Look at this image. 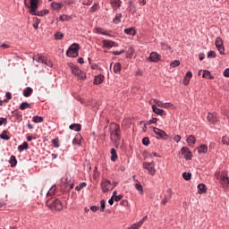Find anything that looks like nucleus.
I'll list each match as a JSON object with an SVG mask.
<instances>
[{
	"instance_id": "nucleus-20",
	"label": "nucleus",
	"mask_w": 229,
	"mask_h": 229,
	"mask_svg": "<svg viewBox=\"0 0 229 229\" xmlns=\"http://www.w3.org/2000/svg\"><path fill=\"white\" fill-rule=\"evenodd\" d=\"M81 139H83V137H81V134L80 133L76 134L75 138L72 140V145L81 146Z\"/></svg>"
},
{
	"instance_id": "nucleus-58",
	"label": "nucleus",
	"mask_w": 229,
	"mask_h": 229,
	"mask_svg": "<svg viewBox=\"0 0 229 229\" xmlns=\"http://www.w3.org/2000/svg\"><path fill=\"white\" fill-rule=\"evenodd\" d=\"M183 85L187 86L189 83H191V79L189 77H184L182 81Z\"/></svg>"
},
{
	"instance_id": "nucleus-27",
	"label": "nucleus",
	"mask_w": 229,
	"mask_h": 229,
	"mask_svg": "<svg viewBox=\"0 0 229 229\" xmlns=\"http://www.w3.org/2000/svg\"><path fill=\"white\" fill-rule=\"evenodd\" d=\"M121 19H123V13H116L115 17L113 19L114 24H121Z\"/></svg>"
},
{
	"instance_id": "nucleus-37",
	"label": "nucleus",
	"mask_w": 229,
	"mask_h": 229,
	"mask_svg": "<svg viewBox=\"0 0 229 229\" xmlns=\"http://www.w3.org/2000/svg\"><path fill=\"white\" fill-rule=\"evenodd\" d=\"M27 108H31V105H30V103L28 102H22L20 105V110H26Z\"/></svg>"
},
{
	"instance_id": "nucleus-19",
	"label": "nucleus",
	"mask_w": 229,
	"mask_h": 229,
	"mask_svg": "<svg viewBox=\"0 0 229 229\" xmlns=\"http://www.w3.org/2000/svg\"><path fill=\"white\" fill-rule=\"evenodd\" d=\"M186 142L190 148H194V144H196V137H194V135H190L186 139Z\"/></svg>"
},
{
	"instance_id": "nucleus-59",
	"label": "nucleus",
	"mask_w": 229,
	"mask_h": 229,
	"mask_svg": "<svg viewBox=\"0 0 229 229\" xmlns=\"http://www.w3.org/2000/svg\"><path fill=\"white\" fill-rule=\"evenodd\" d=\"M157 106H160L161 108L164 106V105H169V103H162L160 100H156Z\"/></svg>"
},
{
	"instance_id": "nucleus-53",
	"label": "nucleus",
	"mask_w": 229,
	"mask_h": 229,
	"mask_svg": "<svg viewBox=\"0 0 229 229\" xmlns=\"http://www.w3.org/2000/svg\"><path fill=\"white\" fill-rule=\"evenodd\" d=\"M106 202L105 199L100 200V212H105Z\"/></svg>"
},
{
	"instance_id": "nucleus-38",
	"label": "nucleus",
	"mask_w": 229,
	"mask_h": 229,
	"mask_svg": "<svg viewBox=\"0 0 229 229\" xmlns=\"http://www.w3.org/2000/svg\"><path fill=\"white\" fill-rule=\"evenodd\" d=\"M56 191V185L52 186L49 191L47 192V196H53V194H55V192Z\"/></svg>"
},
{
	"instance_id": "nucleus-57",
	"label": "nucleus",
	"mask_w": 229,
	"mask_h": 229,
	"mask_svg": "<svg viewBox=\"0 0 229 229\" xmlns=\"http://www.w3.org/2000/svg\"><path fill=\"white\" fill-rule=\"evenodd\" d=\"M3 124H8V119L1 117L0 118V126H3Z\"/></svg>"
},
{
	"instance_id": "nucleus-46",
	"label": "nucleus",
	"mask_w": 229,
	"mask_h": 229,
	"mask_svg": "<svg viewBox=\"0 0 229 229\" xmlns=\"http://www.w3.org/2000/svg\"><path fill=\"white\" fill-rule=\"evenodd\" d=\"M99 6V4H94L90 8H89V12L91 13H94L95 12H98V7Z\"/></svg>"
},
{
	"instance_id": "nucleus-41",
	"label": "nucleus",
	"mask_w": 229,
	"mask_h": 229,
	"mask_svg": "<svg viewBox=\"0 0 229 229\" xmlns=\"http://www.w3.org/2000/svg\"><path fill=\"white\" fill-rule=\"evenodd\" d=\"M12 114H13V115H14V117H16V119H21V117H22V113L17 109L13 111Z\"/></svg>"
},
{
	"instance_id": "nucleus-26",
	"label": "nucleus",
	"mask_w": 229,
	"mask_h": 229,
	"mask_svg": "<svg viewBox=\"0 0 229 229\" xmlns=\"http://www.w3.org/2000/svg\"><path fill=\"white\" fill-rule=\"evenodd\" d=\"M31 94H33V89H31V87H27L25 89H23L24 98H30Z\"/></svg>"
},
{
	"instance_id": "nucleus-31",
	"label": "nucleus",
	"mask_w": 229,
	"mask_h": 229,
	"mask_svg": "<svg viewBox=\"0 0 229 229\" xmlns=\"http://www.w3.org/2000/svg\"><path fill=\"white\" fill-rule=\"evenodd\" d=\"M62 6L63 4L58 2L51 3V8H53V10H62Z\"/></svg>"
},
{
	"instance_id": "nucleus-22",
	"label": "nucleus",
	"mask_w": 229,
	"mask_h": 229,
	"mask_svg": "<svg viewBox=\"0 0 229 229\" xmlns=\"http://www.w3.org/2000/svg\"><path fill=\"white\" fill-rule=\"evenodd\" d=\"M152 110H153L154 114H157V115L162 116V115H164V114H165V111H164V109H160L155 105L152 106Z\"/></svg>"
},
{
	"instance_id": "nucleus-21",
	"label": "nucleus",
	"mask_w": 229,
	"mask_h": 229,
	"mask_svg": "<svg viewBox=\"0 0 229 229\" xmlns=\"http://www.w3.org/2000/svg\"><path fill=\"white\" fill-rule=\"evenodd\" d=\"M199 194H206L207 192V185L205 183H199L197 186Z\"/></svg>"
},
{
	"instance_id": "nucleus-51",
	"label": "nucleus",
	"mask_w": 229,
	"mask_h": 229,
	"mask_svg": "<svg viewBox=\"0 0 229 229\" xmlns=\"http://www.w3.org/2000/svg\"><path fill=\"white\" fill-rule=\"evenodd\" d=\"M180 65V61L179 60H174L170 64V67L174 69V67H178Z\"/></svg>"
},
{
	"instance_id": "nucleus-49",
	"label": "nucleus",
	"mask_w": 229,
	"mask_h": 229,
	"mask_svg": "<svg viewBox=\"0 0 229 229\" xmlns=\"http://www.w3.org/2000/svg\"><path fill=\"white\" fill-rule=\"evenodd\" d=\"M83 187H87V182H81L78 186L75 187V191H81Z\"/></svg>"
},
{
	"instance_id": "nucleus-18",
	"label": "nucleus",
	"mask_w": 229,
	"mask_h": 229,
	"mask_svg": "<svg viewBox=\"0 0 229 229\" xmlns=\"http://www.w3.org/2000/svg\"><path fill=\"white\" fill-rule=\"evenodd\" d=\"M49 13V10L44 9L41 11H35L34 13H30V15H36L38 17H44V15H47Z\"/></svg>"
},
{
	"instance_id": "nucleus-54",
	"label": "nucleus",
	"mask_w": 229,
	"mask_h": 229,
	"mask_svg": "<svg viewBox=\"0 0 229 229\" xmlns=\"http://www.w3.org/2000/svg\"><path fill=\"white\" fill-rule=\"evenodd\" d=\"M98 35H107L108 37H112V35L108 34L106 31H101V29H97Z\"/></svg>"
},
{
	"instance_id": "nucleus-48",
	"label": "nucleus",
	"mask_w": 229,
	"mask_h": 229,
	"mask_svg": "<svg viewBox=\"0 0 229 229\" xmlns=\"http://www.w3.org/2000/svg\"><path fill=\"white\" fill-rule=\"evenodd\" d=\"M38 24H40V19L37 17L34 18V23H33L34 30H37L38 28Z\"/></svg>"
},
{
	"instance_id": "nucleus-62",
	"label": "nucleus",
	"mask_w": 229,
	"mask_h": 229,
	"mask_svg": "<svg viewBox=\"0 0 229 229\" xmlns=\"http://www.w3.org/2000/svg\"><path fill=\"white\" fill-rule=\"evenodd\" d=\"M174 140L177 143L180 142V140H182V136L180 135L174 136Z\"/></svg>"
},
{
	"instance_id": "nucleus-32",
	"label": "nucleus",
	"mask_w": 229,
	"mask_h": 229,
	"mask_svg": "<svg viewBox=\"0 0 229 229\" xmlns=\"http://www.w3.org/2000/svg\"><path fill=\"white\" fill-rule=\"evenodd\" d=\"M8 131L4 130L2 131V133L0 134V139H2V140H10V136H8Z\"/></svg>"
},
{
	"instance_id": "nucleus-40",
	"label": "nucleus",
	"mask_w": 229,
	"mask_h": 229,
	"mask_svg": "<svg viewBox=\"0 0 229 229\" xmlns=\"http://www.w3.org/2000/svg\"><path fill=\"white\" fill-rule=\"evenodd\" d=\"M59 21H61L62 22H66L67 21H71V16L65 14L61 15L59 17Z\"/></svg>"
},
{
	"instance_id": "nucleus-13",
	"label": "nucleus",
	"mask_w": 229,
	"mask_h": 229,
	"mask_svg": "<svg viewBox=\"0 0 229 229\" xmlns=\"http://www.w3.org/2000/svg\"><path fill=\"white\" fill-rule=\"evenodd\" d=\"M207 119L210 124L217 123V113H208Z\"/></svg>"
},
{
	"instance_id": "nucleus-34",
	"label": "nucleus",
	"mask_w": 229,
	"mask_h": 229,
	"mask_svg": "<svg viewBox=\"0 0 229 229\" xmlns=\"http://www.w3.org/2000/svg\"><path fill=\"white\" fill-rule=\"evenodd\" d=\"M28 148H30L28 142L24 141L21 145L18 146V151L22 152L24 149H28Z\"/></svg>"
},
{
	"instance_id": "nucleus-14",
	"label": "nucleus",
	"mask_w": 229,
	"mask_h": 229,
	"mask_svg": "<svg viewBox=\"0 0 229 229\" xmlns=\"http://www.w3.org/2000/svg\"><path fill=\"white\" fill-rule=\"evenodd\" d=\"M103 43V47H107V48H112V47H117V44L115 43V41H112L110 39H104L102 41Z\"/></svg>"
},
{
	"instance_id": "nucleus-50",
	"label": "nucleus",
	"mask_w": 229,
	"mask_h": 229,
	"mask_svg": "<svg viewBox=\"0 0 229 229\" xmlns=\"http://www.w3.org/2000/svg\"><path fill=\"white\" fill-rule=\"evenodd\" d=\"M111 53L114 56H119V55H124V53H126V51L124 49H123V50H120V51H112Z\"/></svg>"
},
{
	"instance_id": "nucleus-60",
	"label": "nucleus",
	"mask_w": 229,
	"mask_h": 229,
	"mask_svg": "<svg viewBox=\"0 0 229 229\" xmlns=\"http://www.w3.org/2000/svg\"><path fill=\"white\" fill-rule=\"evenodd\" d=\"M113 199H114V201H121L123 199V195H116L113 197Z\"/></svg>"
},
{
	"instance_id": "nucleus-5",
	"label": "nucleus",
	"mask_w": 229,
	"mask_h": 229,
	"mask_svg": "<svg viewBox=\"0 0 229 229\" xmlns=\"http://www.w3.org/2000/svg\"><path fill=\"white\" fill-rule=\"evenodd\" d=\"M215 46L219 51L220 55H225V45L223 44V39L221 37H217L215 41Z\"/></svg>"
},
{
	"instance_id": "nucleus-39",
	"label": "nucleus",
	"mask_w": 229,
	"mask_h": 229,
	"mask_svg": "<svg viewBox=\"0 0 229 229\" xmlns=\"http://www.w3.org/2000/svg\"><path fill=\"white\" fill-rule=\"evenodd\" d=\"M182 178L184 180H186L187 182H189V180H191V178H192V174L189 173V172H184L182 174Z\"/></svg>"
},
{
	"instance_id": "nucleus-11",
	"label": "nucleus",
	"mask_w": 229,
	"mask_h": 229,
	"mask_svg": "<svg viewBox=\"0 0 229 229\" xmlns=\"http://www.w3.org/2000/svg\"><path fill=\"white\" fill-rule=\"evenodd\" d=\"M167 194L165 195L164 199L161 201V205H167L169 203L171 198H173V190L169 188L166 191Z\"/></svg>"
},
{
	"instance_id": "nucleus-7",
	"label": "nucleus",
	"mask_w": 229,
	"mask_h": 229,
	"mask_svg": "<svg viewBox=\"0 0 229 229\" xmlns=\"http://www.w3.org/2000/svg\"><path fill=\"white\" fill-rule=\"evenodd\" d=\"M143 168L147 169V171H148L149 174H152V176H155V162H145L143 163Z\"/></svg>"
},
{
	"instance_id": "nucleus-42",
	"label": "nucleus",
	"mask_w": 229,
	"mask_h": 229,
	"mask_svg": "<svg viewBox=\"0 0 229 229\" xmlns=\"http://www.w3.org/2000/svg\"><path fill=\"white\" fill-rule=\"evenodd\" d=\"M52 144L54 148H60V139L55 138L52 140Z\"/></svg>"
},
{
	"instance_id": "nucleus-4",
	"label": "nucleus",
	"mask_w": 229,
	"mask_h": 229,
	"mask_svg": "<svg viewBox=\"0 0 229 229\" xmlns=\"http://www.w3.org/2000/svg\"><path fill=\"white\" fill-rule=\"evenodd\" d=\"M112 126V131H111V135H114L115 138V140H121V126H119V124L114 123L111 124Z\"/></svg>"
},
{
	"instance_id": "nucleus-24",
	"label": "nucleus",
	"mask_w": 229,
	"mask_h": 229,
	"mask_svg": "<svg viewBox=\"0 0 229 229\" xmlns=\"http://www.w3.org/2000/svg\"><path fill=\"white\" fill-rule=\"evenodd\" d=\"M202 77L206 78V80H214V75H212V73H210V71L208 70L203 71Z\"/></svg>"
},
{
	"instance_id": "nucleus-43",
	"label": "nucleus",
	"mask_w": 229,
	"mask_h": 229,
	"mask_svg": "<svg viewBox=\"0 0 229 229\" xmlns=\"http://www.w3.org/2000/svg\"><path fill=\"white\" fill-rule=\"evenodd\" d=\"M135 189H136V191H139V192H140V194H144V188L142 187V184L136 183Z\"/></svg>"
},
{
	"instance_id": "nucleus-63",
	"label": "nucleus",
	"mask_w": 229,
	"mask_h": 229,
	"mask_svg": "<svg viewBox=\"0 0 229 229\" xmlns=\"http://www.w3.org/2000/svg\"><path fill=\"white\" fill-rule=\"evenodd\" d=\"M120 205H121L122 207H128V200H126V199L122 200V201L120 202Z\"/></svg>"
},
{
	"instance_id": "nucleus-30",
	"label": "nucleus",
	"mask_w": 229,
	"mask_h": 229,
	"mask_svg": "<svg viewBox=\"0 0 229 229\" xmlns=\"http://www.w3.org/2000/svg\"><path fill=\"white\" fill-rule=\"evenodd\" d=\"M121 69H122V66H121L120 63H115L114 64L113 71H114V74H119V72H121Z\"/></svg>"
},
{
	"instance_id": "nucleus-47",
	"label": "nucleus",
	"mask_w": 229,
	"mask_h": 229,
	"mask_svg": "<svg viewBox=\"0 0 229 229\" xmlns=\"http://www.w3.org/2000/svg\"><path fill=\"white\" fill-rule=\"evenodd\" d=\"M222 144H224V146H229V138H228V136H223L222 137Z\"/></svg>"
},
{
	"instance_id": "nucleus-3",
	"label": "nucleus",
	"mask_w": 229,
	"mask_h": 229,
	"mask_svg": "<svg viewBox=\"0 0 229 229\" xmlns=\"http://www.w3.org/2000/svg\"><path fill=\"white\" fill-rule=\"evenodd\" d=\"M79 53L80 44L73 43L69 47L68 50L66 51V56H68L69 58H77Z\"/></svg>"
},
{
	"instance_id": "nucleus-6",
	"label": "nucleus",
	"mask_w": 229,
	"mask_h": 229,
	"mask_svg": "<svg viewBox=\"0 0 229 229\" xmlns=\"http://www.w3.org/2000/svg\"><path fill=\"white\" fill-rule=\"evenodd\" d=\"M153 131L156 135H157V137H159L163 140H167L169 139V135H167V133L163 130L154 127Z\"/></svg>"
},
{
	"instance_id": "nucleus-28",
	"label": "nucleus",
	"mask_w": 229,
	"mask_h": 229,
	"mask_svg": "<svg viewBox=\"0 0 229 229\" xmlns=\"http://www.w3.org/2000/svg\"><path fill=\"white\" fill-rule=\"evenodd\" d=\"M228 178L229 177L226 175L225 173L221 174V175H220V182L222 183V185L223 184H226L227 185Z\"/></svg>"
},
{
	"instance_id": "nucleus-25",
	"label": "nucleus",
	"mask_w": 229,
	"mask_h": 229,
	"mask_svg": "<svg viewBox=\"0 0 229 229\" xmlns=\"http://www.w3.org/2000/svg\"><path fill=\"white\" fill-rule=\"evenodd\" d=\"M69 128L70 130H73V131H81V124L80 123H72Z\"/></svg>"
},
{
	"instance_id": "nucleus-52",
	"label": "nucleus",
	"mask_w": 229,
	"mask_h": 229,
	"mask_svg": "<svg viewBox=\"0 0 229 229\" xmlns=\"http://www.w3.org/2000/svg\"><path fill=\"white\" fill-rule=\"evenodd\" d=\"M216 51L210 50L208 52V58H216Z\"/></svg>"
},
{
	"instance_id": "nucleus-36",
	"label": "nucleus",
	"mask_w": 229,
	"mask_h": 229,
	"mask_svg": "<svg viewBox=\"0 0 229 229\" xmlns=\"http://www.w3.org/2000/svg\"><path fill=\"white\" fill-rule=\"evenodd\" d=\"M33 60H35L36 62H38V64H44V61H45L46 59H44V57H43L42 55H35V56L33 57Z\"/></svg>"
},
{
	"instance_id": "nucleus-64",
	"label": "nucleus",
	"mask_w": 229,
	"mask_h": 229,
	"mask_svg": "<svg viewBox=\"0 0 229 229\" xmlns=\"http://www.w3.org/2000/svg\"><path fill=\"white\" fill-rule=\"evenodd\" d=\"M224 76L225 78H229V68H226L224 72H223Z\"/></svg>"
},
{
	"instance_id": "nucleus-55",
	"label": "nucleus",
	"mask_w": 229,
	"mask_h": 229,
	"mask_svg": "<svg viewBox=\"0 0 229 229\" xmlns=\"http://www.w3.org/2000/svg\"><path fill=\"white\" fill-rule=\"evenodd\" d=\"M149 138L148 137H145L142 139V144L143 146H148L149 144Z\"/></svg>"
},
{
	"instance_id": "nucleus-15",
	"label": "nucleus",
	"mask_w": 229,
	"mask_h": 229,
	"mask_svg": "<svg viewBox=\"0 0 229 229\" xmlns=\"http://www.w3.org/2000/svg\"><path fill=\"white\" fill-rule=\"evenodd\" d=\"M197 151L199 155H207V153L208 152V146H207L206 144H202L197 148Z\"/></svg>"
},
{
	"instance_id": "nucleus-9",
	"label": "nucleus",
	"mask_w": 229,
	"mask_h": 229,
	"mask_svg": "<svg viewBox=\"0 0 229 229\" xmlns=\"http://www.w3.org/2000/svg\"><path fill=\"white\" fill-rule=\"evenodd\" d=\"M182 155L185 157L186 160H192V152L189 149V147H182L181 149Z\"/></svg>"
},
{
	"instance_id": "nucleus-44",
	"label": "nucleus",
	"mask_w": 229,
	"mask_h": 229,
	"mask_svg": "<svg viewBox=\"0 0 229 229\" xmlns=\"http://www.w3.org/2000/svg\"><path fill=\"white\" fill-rule=\"evenodd\" d=\"M55 40H62L64 38V33L57 31L55 34Z\"/></svg>"
},
{
	"instance_id": "nucleus-33",
	"label": "nucleus",
	"mask_w": 229,
	"mask_h": 229,
	"mask_svg": "<svg viewBox=\"0 0 229 229\" xmlns=\"http://www.w3.org/2000/svg\"><path fill=\"white\" fill-rule=\"evenodd\" d=\"M32 121L36 124H38V123H44V117L38 116V115H34L32 118Z\"/></svg>"
},
{
	"instance_id": "nucleus-8",
	"label": "nucleus",
	"mask_w": 229,
	"mask_h": 229,
	"mask_svg": "<svg viewBox=\"0 0 229 229\" xmlns=\"http://www.w3.org/2000/svg\"><path fill=\"white\" fill-rule=\"evenodd\" d=\"M162 58V55L157 52H151L149 57L148 58V62H153L154 64H158Z\"/></svg>"
},
{
	"instance_id": "nucleus-61",
	"label": "nucleus",
	"mask_w": 229,
	"mask_h": 229,
	"mask_svg": "<svg viewBox=\"0 0 229 229\" xmlns=\"http://www.w3.org/2000/svg\"><path fill=\"white\" fill-rule=\"evenodd\" d=\"M158 120L157 118H152L151 120H149L147 124H157V122Z\"/></svg>"
},
{
	"instance_id": "nucleus-29",
	"label": "nucleus",
	"mask_w": 229,
	"mask_h": 229,
	"mask_svg": "<svg viewBox=\"0 0 229 229\" xmlns=\"http://www.w3.org/2000/svg\"><path fill=\"white\" fill-rule=\"evenodd\" d=\"M9 164L11 167H15L17 165V157L15 156L12 155L10 157Z\"/></svg>"
},
{
	"instance_id": "nucleus-35",
	"label": "nucleus",
	"mask_w": 229,
	"mask_h": 229,
	"mask_svg": "<svg viewBox=\"0 0 229 229\" xmlns=\"http://www.w3.org/2000/svg\"><path fill=\"white\" fill-rule=\"evenodd\" d=\"M117 160V151L115 148H111V161L115 162Z\"/></svg>"
},
{
	"instance_id": "nucleus-1",
	"label": "nucleus",
	"mask_w": 229,
	"mask_h": 229,
	"mask_svg": "<svg viewBox=\"0 0 229 229\" xmlns=\"http://www.w3.org/2000/svg\"><path fill=\"white\" fill-rule=\"evenodd\" d=\"M47 207H48V208H51L55 212H62V210H64L62 201L55 198H50L47 200Z\"/></svg>"
},
{
	"instance_id": "nucleus-56",
	"label": "nucleus",
	"mask_w": 229,
	"mask_h": 229,
	"mask_svg": "<svg viewBox=\"0 0 229 229\" xmlns=\"http://www.w3.org/2000/svg\"><path fill=\"white\" fill-rule=\"evenodd\" d=\"M81 1L84 6H90V4H92V0H81Z\"/></svg>"
},
{
	"instance_id": "nucleus-12",
	"label": "nucleus",
	"mask_w": 229,
	"mask_h": 229,
	"mask_svg": "<svg viewBox=\"0 0 229 229\" xmlns=\"http://www.w3.org/2000/svg\"><path fill=\"white\" fill-rule=\"evenodd\" d=\"M38 10V0H30V13H35Z\"/></svg>"
},
{
	"instance_id": "nucleus-23",
	"label": "nucleus",
	"mask_w": 229,
	"mask_h": 229,
	"mask_svg": "<svg viewBox=\"0 0 229 229\" xmlns=\"http://www.w3.org/2000/svg\"><path fill=\"white\" fill-rule=\"evenodd\" d=\"M123 32L125 33V35H132V37H135V35H137V31L135 30V28H133V27L125 29L123 30Z\"/></svg>"
},
{
	"instance_id": "nucleus-2",
	"label": "nucleus",
	"mask_w": 229,
	"mask_h": 229,
	"mask_svg": "<svg viewBox=\"0 0 229 229\" xmlns=\"http://www.w3.org/2000/svg\"><path fill=\"white\" fill-rule=\"evenodd\" d=\"M68 67L71 69L72 74L78 78V80H85V78H87L85 72H83V71H81L76 64L69 63Z\"/></svg>"
},
{
	"instance_id": "nucleus-10",
	"label": "nucleus",
	"mask_w": 229,
	"mask_h": 229,
	"mask_svg": "<svg viewBox=\"0 0 229 229\" xmlns=\"http://www.w3.org/2000/svg\"><path fill=\"white\" fill-rule=\"evenodd\" d=\"M101 189L103 192H108L110 191V185H112V182L108 179H104L101 181Z\"/></svg>"
},
{
	"instance_id": "nucleus-17",
	"label": "nucleus",
	"mask_w": 229,
	"mask_h": 229,
	"mask_svg": "<svg viewBox=\"0 0 229 229\" xmlns=\"http://www.w3.org/2000/svg\"><path fill=\"white\" fill-rule=\"evenodd\" d=\"M103 81H105V75L98 74L95 76L93 83L94 85H101Z\"/></svg>"
},
{
	"instance_id": "nucleus-16",
	"label": "nucleus",
	"mask_w": 229,
	"mask_h": 229,
	"mask_svg": "<svg viewBox=\"0 0 229 229\" xmlns=\"http://www.w3.org/2000/svg\"><path fill=\"white\" fill-rule=\"evenodd\" d=\"M121 0H110L111 7L113 8L114 12L119 10L121 8Z\"/></svg>"
},
{
	"instance_id": "nucleus-45",
	"label": "nucleus",
	"mask_w": 229,
	"mask_h": 229,
	"mask_svg": "<svg viewBox=\"0 0 229 229\" xmlns=\"http://www.w3.org/2000/svg\"><path fill=\"white\" fill-rule=\"evenodd\" d=\"M160 46L165 51H171V47H169V45H167L166 43L161 42Z\"/></svg>"
}]
</instances>
